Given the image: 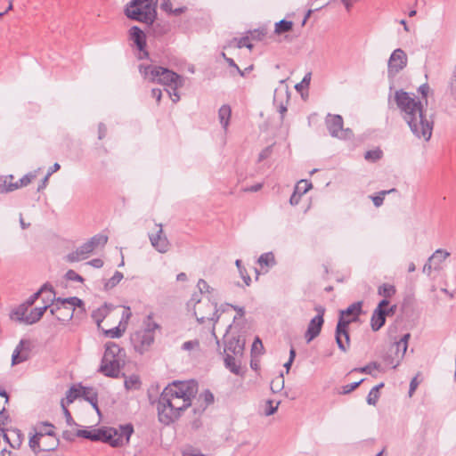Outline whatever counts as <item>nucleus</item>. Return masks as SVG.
Returning a JSON list of instances; mask_svg holds the SVG:
<instances>
[{"instance_id": "nucleus-33", "label": "nucleus", "mask_w": 456, "mask_h": 456, "mask_svg": "<svg viewBox=\"0 0 456 456\" xmlns=\"http://www.w3.org/2000/svg\"><path fill=\"white\" fill-rule=\"evenodd\" d=\"M36 177V174L28 173L21 177L19 181L15 182L14 184L9 185L7 190H17L20 187L27 186L31 183V181Z\"/></svg>"}, {"instance_id": "nucleus-55", "label": "nucleus", "mask_w": 456, "mask_h": 456, "mask_svg": "<svg viewBox=\"0 0 456 456\" xmlns=\"http://www.w3.org/2000/svg\"><path fill=\"white\" fill-rule=\"evenodd\" d=\"M124 331L125 328L120 329L119 327H115L107 330L106 334L111 338H120L123 335Z\"/></svg>"}, {"instance_id": "nucleus-4", "label": "nucleus", "mask_w": 456, "mask_h": 456, "mask_svg": "<svg viewBox=\"0 0 456 456\" xmlns=\"http://www.w3.org/2000/svg\"><path fill=\"white\" fill-rule=\"evenodd\" d=\"M362 302L358 301L350 305L346 309L340 311L337 323L335 338L338 347L342 352H346L350 345V335L348 326L351 322L358 320L362 314Z\"/></svg>"}, {"instance_id": "nucleus-47", "label": "nucleus", "mask_w": 456, "mask_h": 456, "mask_svg": "<svg viewBox=\"0 0 456 456\" xmlns=\"http://www.w3.org/2000/svg\"><path fill=\"white\" fill-rule=\"evenodd\" d=\"M312 188V183L307 180H301L297 183L295 190L302 196Z\"/></svg>"}, {"instance_id": "nucleus-60", "label": "nucleus", "mask_w": 456, "mask_h": 456, "mask_svg": "<svg viewBox=\"0 0 456 456\" xmlns=\"http://www.w3.org/2000/svg\"><path fill=\"white\" fill-rule=\"evenodd\" d=\"M61 407H62L63 413L65 415L66 421H67L68 425H69V426L75 425L76 423H75L69 411L67 409L66 405L64 404L63 400L61 401Z\"/></svg>"}, {"instance_id": "nucleus-30", "label": "nucleus", "mask_w": 456, "mask_h": 456, "mask_svg": "<svg viewBox=\"0 0 456 456\" xmlns=\"http://www.w3.org/2000/svg\"><path fill=\"white\" fill-rule=\"evenodd\" d=\"M122 376L125 377V387L126 390H138L141 387V380L139 376L131 375L129 377H126L125 373H122Z\"/></svg>"}, {"instance_id": "nucleus-6", "label": "nucleus", "mask_w": 456, "mask_h": 456, "mask_svg": "<svg viewBox=\"0 0 456 456\" xmlns=\"http://www.w3.org/2000/svg\"><path fill=\"white\" fill-rule=\"evenodd\" d=\"M153 314H150L143 321V330L134 332L131 336V342L136 352L142 354L149 350L155 340V330L160 326L152 321Z\"/></svg>"}, {"instance_id": "nucleus-19", "label": "nucleus", "mask_w": 456, "mask_h": 456, "mask_svg": "<svg viewBox=\"0 0 456 456\" xmlns=\"http://www.w3.org/2000/svg\"><path fill=\"white\" fill-rule=\"evenodd\" d=\"M106 432H104L103 428L87 430V429H78L76 433V436L78 437L86 438L91 441H101L105 443Z\"/></svg>"}, {"instance_id": "nucleus-8", "label": "nucleus", "mask_w": 456, "mask_h": 456, "mask_svg": "<svg viewBox=\"0 0 456 456\" xmlns=\"http://www.w3.org/2000/svg\"><path fill=\"white\" fill-rule=\"evenodd\" d=\"M198 306L194 308V315L199 323H204L210 321L216 323L220 318L218 314L217 304L211 302L209 298L206 302L200 299L197 300Z\"/></svg>"}, {"instance_id": "nucleus-13", "label": "nucleus", "mask_w": 456, "mask_h": 456, "mask_svg": "<svg viewBox=\"0 0 456 456\" xmlns=\"http://www.w3.org/2000/svg\"><path fill=\"white\" fill-rule=\"evenodd\" d=\"M159 230L155 234H150L149 239L152 247L159 253H166L170 248L167 238L163 235L162 224H158Z\"/></svg>"}, {"instance_id": "nucleus-64", "label": "nucleus", "mask_w": 456, "mask_h": 456, "mask_svg": "<svg viewBox=\"0 0 456 456\" xmlns=\"http://www.w3.org/2000/svg\"><path fill=\"white\" fill-rule=\"evenodd\" d=\"M183 456H206L203 453L197 452L192 448H188L183 451Z\"/></svg>"}, {"instance_id": "nucleus-44", "label": "nucleus", "mask_w": 456, "mask_h": 456, "mask_svg": "<svg viewBox=\"0 0 456 456\" xmlns=\"http://www.w3.org/2000/svg\"><path fill=\"white\" fill-rule=\"evenodd\" d=\"M257 262L260 265H273L275 264L274 256L272 252L264 253L259 256Z\"/></svg>"}, {"instance_id": "nucleus-11", "label": "nucleus", "mask_w": 456, "mask_h": 456, "mask_svg": "<svg viewBox=\"0 0 456 456\" xmlns=\"http://www.w3.org/2000/svg\"><path fill=\"white\" fill-rule=\"evenodd\" d=\"M129 39L138 50L137 58L139 60L148 59L149 53L146 50V35L138 26L130 28Z\"/></svg>"}, {"instance_id": "nucleus-58", "label": "nucleus", "mask_w": 456, "mask_h": 456, "mask_svg": "<svg viewBox=\"0 0 456 456\" xmlns=\"http://www.w3.org/2000/svg\"><path fill=\"white\" fill-rule=\"evenodd\" d=\"M198 347H200V342L197 339L185 341L182 345V349L185 350V351H191V350H192L194 348H198Z\"/></svg>"}, {"instance_id": "nucleus-63", "label": "nucleus", "mask_w": 456, "mask_h": 456, "mask_svg": "<svg viewBox=\"0 0 456 456\" xmlns=\"http://www.w3.org/2000/svg\"><path fill=\"white\" fill-rule=\"evenodd\" d=\"M311 81V73H307L303 77L301 83L295 86L296 90L299 91L304 86H308Z\"/></svg>"}, {"instance_id": "nucleus-18", "label": "nucleus", "mask_w": 456, "mask_h": 456, "mask_svg": "<svg viewBox=\"0 0 456 456\" xmlns=\"http://www.w3.org/2000/svg\"><path fill=\"white\" fill-rule=\"evenodd\" d=\"M93 252L91 245L86 241L78 247L76 250L69 253L66 259L69 263L79 262L86 259L89 255Z\"/></svg>"}, {"instance_id": "nucleus-31", "label": "nucleus", "mask_w": 456, "mask_h": 456, "mask_svg": "<svg viewBox=\"0 0 456 456\" xmlns=\"http://www.w3.org/2000/svg\"><path fill=\"white\" fill-rule=\"evenodd\" d=\"M81 396L89 403H93L96 401L98 396L97 391L92 387H80Z\"/></svg>"}, {"instance_id": "nucleus-62", "label": "nucleus", "mask_w": 456, "mask_h": 456, "mask_svg": "<svg viewBox=\"0 0 456 456\" xmlns=\"http://www.w3.org/2000/svg\"><path fill=\"white\" fill-rule=\"evenodd\" d=\"M41 295V291H37L35 292L33 295H31L25 302V305L27 307H29L31 305H33L35 304V302L38 299V297H40Z\"/></svg>"}, {"instance_id": "nucleus-26", "label": "nucleus", "mask_w": 456, "mask_h": 456, "mask_svg": "<svg viewBox=\"0 0 456 456\" xmlns=\"http://www.w3.org/2000/svg\"><path fill=\"white\" fill-rule=\"evenodd\" d=\"M44 435H50L49 431H37L36 434L29 438V447L36 454L42 452L40 448H42V443L44 440L42 436Z\"/></svg>"}, {"instance_id": "nucleus-39", "label": "nucleus", "mask_w": 456, "mask_h": 456, "mask_svg": "<svg viewBox=\"0 0 456 456\" xmlns=\"http://www.w3.org/2000/svg\"><path fill=\"white\" fill-rule=\"evenodd\" d=\"M14 179L13 175H10L7 176H0V193H5L13 191V190H7L9 185L14 184L12 182Z\"/></svg>"}, {"instance_id": "nucleus-17", "label": "nucleus", "mask_w": 456, "mask_h": 456, "mask_svg": "<svg viewBox=\"0 0 456 456\" xmlns=\"http://www.w3.org/2000/svg\"><path fill=\"white\" fill-rule=\"evenodd\" d=\"M120 362L101 361V365L98 369V371L106 377L117 379L120 375Z\"/></svg>"}, {"instance_id": "nucleus-61", "label": "nucleus", "mask_w": 456, "mask_h": 456, "mask_svg": "<svg viewBox=\"0 0 456 456\" xmlns=\"http://www.w3.org/2000/svg\"><path fill=\"white\" fill-rule=\"evenodd\" d=\"M238 47L239 48L247 47L249 50H251L253 48V45L251 43H249V37H243L240 38V40L238 42Z\"/></svg>"}, {"instance_id": "nucleus-9", "label": "nucleus", "mask_w": 456, "mask_h": 456, "mask_svg": "<svg viewBox=\"0 0 456 456\" xmlns=\"http://www.w3.org/2000/svg\"><path fill=\"white\" fill-rule=\"evenodd\" d=\"M314 310L317 312V314L311 319L310 322L308 323L307 330L305 333L306 343H310L320 335L324 323L323 316L325 314V308L319 305L314 307Z\"/></svg>"}, {"instance_id": "nucleus-36", "label": "nucleus", "mask_w": 456, "mask_h": 456, "mask_svg": "<svg viewBox=\"0 0 456 456\" xmlns=\"http://www.w3.org/2000/svg\"><path fill=\"white\" fill-rule=\"evenodd\" d=\"M107 241L108 237L101 233L93 236L89 240H87V242L91 245L93 251L100 246L103 247Z\"/></svg>"}, {"instance_id": "nucleus-12", "label": "nucleus", "mask_w": 456, "mask_h": 456, "mask_svg": "<svg viewBox=\"0 0 456 456\" xmlns=\"http://www.w3.org/2000/svg\"><path fill=\"white\" fill-rule=\"evenodd\" d=\"M407 55L401 48L395 49L388 60L387 73L389 77H395L407 65Z\"/></svg>"}, {"instance_id": "nucleus-28", "label": "nucleus", "mask_w": 456, "mask_h": 456, "mask_svg": "<svg viewBox=\"0 0 456 456\" xmlns=\"http://www.w3.org/2000/svg\"><path fill=\"white\" fill-rule=\"evenodd\" d=\"M25 341L21 339L12 354V364L17 365L28 360V354H21Z\"/></svg>"}, {"instance_id": "nucleus-32", "label": "nucleus", "mask_w": 456, "mask_h": 456, "mask_svg": "<svg viewBox=\"0 0 456 456\" xmlns=\"http://www.w3.org/2000/svg\"><path fill=\"white\" fill-rule=\"evenodd\" d=\"M293 28V22L285 19L278 21L274 25V33L281 35L282 33L289 32Z\"/></svg>"}, {"instance_id": "nucleus-59", "label": "nucleus", "mask_w": 456, "mask_h": 456, "mask_svg": "<svg viewBox=\"0 0 456 456\" xmlns=\"http://www.w3.org/2000/svg\"><path fill=\"white\" fill-rule=\"evenodd\" d=\"M223 57L224 58L225 61L227 62V64L232 67V68H234L237 72L240 75V77H244V71H241V69L239 68V66L235 63V61H233V59L232 58H229V57H226V55L223 53H222Z\"/></svg>"}, {"instance_id": "nucleus-46", "label": "nucleus", "mask_w": 456, "mask_h": 456, "mask_svg": "<svg viewBox=\"0 0 456 456\" xmlns=\"http://www.w3.org/2000/svg\"><path fill=\"white\" fill-rule=\"evenodd\" d=\"M80 396H81V389H80V387L77 388L74 386H72L67 391V394H66L67 403L68 404L72 403L75 399H77V398H78Z\"/></svg>"}, {"instance_id": "nucleus-48", "label": "nucleus", "mask_w": 456, "mask_h": 456, "mask_svg": "<svg viewBox=\"0 0 456 456\" xmlns=\"http://www.w3.org/2000/svg\"><path fill=\"white\" fill-rule=\"evenodd\" d=\"M396 190L395 188L388 190V191H381L379 195L372 197V201L375 207H380L383 202L385 196L388 193L394 192Z\"/></svg>"}, {"instance_id": "nucleus-16", "label": "nucleus", "mask_w": 456, "mask_h": 456, "mask_svg": "<svg viewBox=\"0 0 456 456\" xmlns=\"http://www.w3.org/2000/svg\"><path fill=\"white\" fill-rule=\"evenodd\" d=\"M244 346L245 339L241 338L240 336L232 337L225 341L224 353L230 352L233 354L234 356H241L243 354Z\"/></svg>"}, {"instance_id": "nucleus-40", "label": "nucleus", "mask_w": 456, "mask_h": 456, "mask_svg": "<svg viewBox=\"0 0 456 456\" xmlns=\"http://www.w3.org/2000/svg\"><path fill=\"white\" fill-rule=\"evenodd\" d=\"M379 368H380L379 363H378L377 362H371L363 367L354 368L352 371H358V372L366 373V374L373 376V370H379Z\"/></svg>"}, {"instance_id": "nucleus-20", "label": "nucleus", "mask_w": 456, "mask_h": 456, "mask_svg": "<svg viewBox=\"0 0 456 456\" xmlns=\"http://www.w3.org/2000/svg\"><path fill=\"white\" fill-rule=\"evenodd\" d=\"M43 301L45 303L43 306L32 309L27 315V324H34L37 322L42 318L45 311L53 305L48 301V298H44Z\"/></svg>"}, {"instance_id": "nucleus-21", "label": "nucleus", "mask_w": 456, "mask_h": 456, "mask_svg": "<svg viewBox=\"0 0 456 456\" xmlns=\"http://www.w3.org/2000/svg\"><path fill=\"white\" fill-rule=\"evenodd\" d=\"M410 338H411L410 333L404 334L400 338V340L395 341L391 345L389 351L397 356L402 355V359H403L406 353V350L408 347V341H409Z\"/></svg>"}, {"instance_id": "nucleus-15", "label": "nucleus", "mask_w": 456, "mask_h": 456, "mask_svg": "<svg viewBox=\"0 0 456 456\" xmlns=\"http://www.w3.org/2000/svg\"><path fill=\"white\" fill-rule=\"evenodd\" d=\"M124 355V349L119 347L114 342H109L106 344L104 354L102 358V361L120 362Z\"/></svg>"}, {"instance_id": "nucleus-52", "label": "nucleus", "mask_w": 456, "mask_h": 456, "mask_svg": "<svg viewBox=\"0 0 456 456\" xmlns=\"http://www.w3.org/2000/svg\"><path fill=\"white\" fill-rule=\"evenodd\" d=\"M363 380L364 379H361L359 381H355V382H353L351 384H347V385L343 386L342 387L341 394L346 395V394L351 393L352 391L356 389L363 382Z\"/></svg>"}, {"instance_id": "nucleus-54", "label": "nucleus", "mask_w": 456, "mask_h": 456, "mask_svg": "<svg viewBox=\"0 0 456 456\" xmlns=\"http://www.w3.org/2000/svg\"><path fill=\"white\" fill-rule=\"evenodd\" d=\"M65 278L68 280V281H77V282H83L84 281V278L79 275L78 273H77L74 270H69L66 273H65Z\"/></svg>"}, {"instance_id": "nucleus-3", "label": "nucleus", "mask_w": 456, "mask_h": 456, "mask_svg": "<svg viewBox=\"0 0 456 456\" xmlns=\"http://www.w3.org/2000/svg\"><path fill=\"white\" fill-rule=\"evenodd\" d=\"M139 71L149 81L169 86L170 90L167 92L173 102L180 100L177 89L183 86L184 79L176 72L156 65H140Z\"/></svg>"}, {"instance_id": "nucleus-10", "label": "nucleus", "mask_w": 456, "mask_h": 456, "mask_svg": "<svg viewBox=\"0 0 456 456\" xmlns=\"http://www.w3.org/2000/svg\"><path fill=\"white\" fill-rule=\"evenodd\" d=\"M327 128L332 137L346 138L352 135L351 129L343 128V118L340 115L328 114L325 119Z\"/></svg>"}, {"instance_id": "nucleus-42", "label": "nucleus", "mask_w": 456, "mask_h": 456, "mask_svg": "<svg viewBox=\"0 0 456 456\" xmlns=\"http://www.w3.org/2000/svg\"><path fill=\"white\" fill-rule=\"evenodd\" d=\"M384 362L391 365L393 369H395L402 361V355H395L390 352V354H387L384 357Z\"/></svg>"}, {"instance_id": "nucleus-24", "label": "nucleus", "mask_w": 456, "mask_h": 456, "mask_svg": "<svg viewBox=\"0 0 456 456\" xmlns=\"http://www.w3.org/2000/svg\"><path fill=\"white\" fill-rule=\"evenodd\" d=\"M48 301L51 304H53V302H57V305H68V307H72L75 309V307H81L84 306V302L82 299L77 297H70L67 298L62 297H48Z\"/></svg>"}, {"instance_id": "nucleus-56", "label": "nucleus", "mask_w": 456, "mask_h": 456, "mask_svg": "<svg viewBox=\"0 0 456 456\" xmlns=\"http://www.w3.org/2000/svg\"><path fill=\"white\" fill-rule=\"evenodd\" d=\"M267 403V407L265 409V415L266 416H271L273 415V413L276 412L277 409H278V406L280 404V402H277L274 405H273V400H268L266 402Z\"/></svg>"}, {"instance_id": "nucleus-35", "label": "nucleus", "mask_w": 456, "mask_h": 456, "mask_svg": "<svg viewBox=\"0 0 456 456\" xmlns=\"http://www.w3.org/2000/svg\"><path fill=\"white\" fill-rule=\"evenodd\" d=\"M396 290L394 285L383 283L378 289V294L385 298H390L395 294Z\"/></svg>"}, {"instance_id": "nucleus-37", "label": "nucleus", "mask_w": 456, "mask_h": 456, "mask_svg": "<svg viewBox=\"0 0 456 456\" xmlns=\"http://www.w3.org/2000/svg\"><path fill=\"white\" fill-rule=\"evenodd\" d=\"M124 275L121 272L116 271L111 278L107 280L104 283V289L110 290L116 287L123 279Z\"/></svg>"}, {"instance_id": "nucleus-57", "label": "nucleus", "mask_w": 456, "mask_h": 456, "mask_svg": "<svg viewBox=\"0 0 456 456\" xmlns=\"http://www.w3.org/2000/svg\"><path fill=\"white\" fill-rule=\"evenodd\" d=\"M200 399H203L205 406L211 404L214 402V395L209 390H205L200 395Z\"/></svg>"}, {"instance_id": "nucleus-34", "label": "nucleus", "mask_w": 456, "mask_h": 456, "mask_svg": "<svg viewBox=\"0 0 456 456\" xmlns=\"http://www.w3.org/2000/svg\"><path fill=\"white\" fill-rule=\"evenodd\" d=\"M224 365L225 367L232 373L239 374L240 373V365L236 363L235 357L230 354L225 353L224 356Z\"/></svg>"}, {"instance_id": "nucleus-14", "label": "nucleus", "mask_w": 456, "mask_h": 456, "mask_svg": "<svg viewBox=\"0 0 456 456\" xmlns=\"http://www.w3.org/2000/svg\"><path fill=\"white\" fill-rule=\"evenodd\" d=\"M51 306L50 313L51 314L55 315L58 321L65 322L72 319L74 308L68 307V305H57V302H53Z\"/></svg>"}, {"instance_id": "nucleus-49", "label": "nucleus", "mask_w": 456, "mask_h": 456, "mask_svg": "<svg viewBox=\"0 0 456 456\" xmlns=\"http://www.w3.org/2000/svg\"><path fill=\"white\" fill-rule=\"evenodd\" d=\"M12 432L17 436L18 437V440H17V443L16 444H12L10 442V439H9V436H7V434L5 433V430L4 429V432L3 433V438L5 442H7L11 447L12 448H19L21 444V433L19 429H13Z\"/></svg>"}, {"instance_id": "nucleus-23", "label": "nucleus", "mask_w": 456, "mask_h": 456, "mask_svg": "<svg viewBox=\"0 0 456 456\" xmlns=\"http://www.w3.org/2000/svg\"><path fill=\"white\" fill-rule=\"evenodd\" d=\"M49 434L42 436L45 439L42 443V448H40L42 452H53L59 446V438L54 432L49 431Z\"/></svg>"}, {"instance_id": "nucleus-29", "label": "nucleus", "mask_w": 456, "mask_h": 456, "mask_svg": "<svg viewBox=\"0 0 456 456\" xmlns=\"http://www.w3.org/2000/svg\"><path fill=\"white\" fill-rule=\"evenodd\" d=\"M450 253L444 249H436L431 256H429V262H433L435 269H438L440 267V264L444 262Z\"/></svg>"}, {"instance_id": "nucleus-41", "label": "nucleus", "mask_w": 456, "mask_h": 456, "mask_svg": "<svg viewBox=\"0 0 456 456\" xmlns=\"http://www.w3.org/2000/svg\"><path fill=\"white\" fill-rule=\"evenodd\" d=\"M235 265H236L238 271L240 273V275L242 278V280L244 281L245 284L247 286H249L250 282H251V278H250L249 274L248 273L246 268L242 265L241 260L237 259L235 261Z\"/></svg>"}, {"instance_id": "nucleus-51", "label": "nucleus", "mask_w": 456, "mask_h": 456, "mask_svg": "<svg viewBox=\"0 0 456 456\" xmlns=\"http://www.w3.org/2000/svg\"><path fill=\"white\" fill-rule=\"evenodd\" d=\"M379 398V392L375 391L372 387L367 396V403L370 405H376Z\"/></svg>"}, {"instance_id": "nucleus-50", "label": "nucleus", "mask_w": 456, "mask_h": 456, "mask_svg": "<svg viewBox=\"0 0 456 456\" xmlns=\"http://www.w3.org/2000/svg\"><path fill=\"white\" fill-rule=\"evenodd\" d=\"M289 101V96L287 95L286 101H281V102H278L276 94L274 95L273 102L277 106V110L281 114V120L282 121L284 118V114L287 111V102Z\"/></svg>"}, {"instance_id": "nucleus-45", "label": "nucleus", "mask_w": 456, "mask_h": 456, "mask_svg": "<svg viewBox=\"0 0 456 456\" xmlns=\"http://www.w3.org/2000/svg\"><path fill=\"white\" fill-rule=\"evenodd\" d=\"M270 387L273 393H278L282 390L284 387L283 374L281 373L276 379H273Z\"/></svg>"}, {"instance_id": "nucleus-53", "label": "nucleus", "mask_w": 456, "mask_h": 456, "mask_svg": "<svg viewBox=\"0 0 456 456\" xmlns=\"http://www.w3.org/2000/svg\"><path fill=\"white\" fill-rule=\"evenodd\" d=\"M197 287L198 289H200V293L203 294V293H208L210 294L214 289L211 288L208 282L203 280V279H200L199 281H198V284H197Z\"/></svg>"}, {"instance_id": "nucleus-38", "label": "nucleus", "mask_w": 456, "mask_h": 456, "mask_svg": "<svg viewBox=\"0 0 456 456\" xmlns=\"http://www.w3.org/2000/svg\"><path fill=\"white\" fill-rule=\"evenodd\" d=\"M383 156V151L379 148H376L374 150L367 151L364 154V159L370 162H377Z\"/></svg>"}, {"instance_id": "nucleus-2", "label": "nucleus", "mask_w": 456, "mask_h": 456, "mask_svg": "<svg viewBox=\"0 0 456 456\" xmlns=\"http://www.w3.org/2000/svg\"><path fill=\"white\" fill-rule=\"evenodd\" d=\"M394 100L411 133L419 139L429 141L434 121L427 118L421 101L403 89L395 91Z\"/></svg>"}, {"instance_id": "nucleus-7", "label": "nucleus", "mask_w": 456, "mask_h": 456, "mask_svg": "<svg viewBox=\"0 0 456 456\" xmlns=\"http://www.w3.org/2000/svg\"><path fill=\"white\" fill-rule=\"evenodd\" d=\"M103 429L104 432H106L105 443L112 447H119L127 444L134 433L133 425L130 423L120 425L118 428H106Z\"/></svg>"}, {"instance_id": "nucleus-1", "label": "nucleus", "mask_w": 456, "mask_h": 456, "mask_svg": "<svg viewBox=\"0 0 456 456\" xmlns=\"http://www.w3.org/2000/svg\"><path fill=\"white\" fill-rule=\"evenodd\" d=\"M196 393L197 385L193 381H174L167 386L157 401L159 421L169 425L177 420L192 405Z\"/></svg>"}, {"instance_id": "nucleus-25", "label": "nucleus", "mask_w": 456, "mask_h": 456, "mask_svg": "<svg viewBox=\"0 0 456 456\" xmlns=\"http://www.w3.org/2000/svg\"><path fill=\"white\" fill-rule=\"evenodd\" d=\"M28 307L24 303L20 304L18 307L12 310L10 313V318L20 323L27 324V312Z\"/></svg>"}, {"instance_id": "nucleus-27", "label": "nucleus", "mask_w": 456, "mask_h": 456, "mask_svg": "<svg viewBox=\"0 0 456 456\" xmlns=\"http://www.w3.org/2000/svg\"><path fill=\"white\" fill-rule=\"evenodd\" d=\"M231 114L232 110L228 104H224L218 110L219 121L224 130H227V127L229 126Z\"/></svg>"}, {"instance_id": "nucleus-5", "label": "nucleus", "mask_w": 456, "mask_h": 456, "mask_svg": "<svg viewBox=\"0 0 456 456\" xmlns=\"http://www.w3.org/2000/svg\"><path fill=\"white\" fill-rule=\"evenodd\" d=\"M157 4L158 0H131L124 12L130 20L152 25L157 18Z\"/></svg>"}, {"instance_id": "nucleus-43", "label": "nucleus", "mask_w": 456, "mask_h": 456, "mask_svg": "<svg viewBox=\"0 0 456 456\" xmlns=\"http://www.w3.org/2000/svg\"><path fill=\"white\" fill-rule=\"evenodd\" d=\"M248 34L250 35L249 38L252 40L261 41L267 34V28L261 27L253 30H249Z\"/></svg>"}, {"instance_id": "nucleus-22", "label": "nucleus", "mask_w": 456, "mask_h": 456, "mask_svg": "<svg viewBox=\"0 0 456 456\" xmlns=\"http://www.w3.org/2000/svg\"><path fill=\"white\" fill-rule=\"evenodd\" d=\"M387 316V313L385 310L374 309L370 318V326L373 331L379 330L385 325Z\"/></svg>"}]
</instances>
